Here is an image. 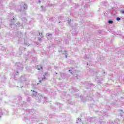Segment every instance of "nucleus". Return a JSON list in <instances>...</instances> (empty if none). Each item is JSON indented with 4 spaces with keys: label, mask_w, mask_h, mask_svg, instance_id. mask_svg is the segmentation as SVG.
<instances>
[{
    "label": "nucleus",
    "mask_w": 124,
    "mask_h": 124,
    "mask_svg": "<svg viewBox=\"0 0 124 124\" xmlns=\"http://www.w3.org/2000/svg\"><path fill=\"white\" fill-rule=\"evenodd\" d=\"M44 79H45V77H44Z\"/></svg>",
    "instance_id": "obj_7"
},
{
    "label": "nucleus",
    "mask_w": 124,
    "mask_h": 124,
    "mask_svg": "<svg viewBox=\"0 0 124 124\" xmlns=\"http://www.w3.org/2000/svg\"><path fill=\"white\" fill-rule=\"evenodd\" d=\"M39 83H41V80H39Z\"/></svg>",
    "instance_id": "obj_6"
},
{
    "label": "nucleus",
    "mask_w": 124,
    "mask_h": 124,
    "mask_svg": "<svg viewBox=\"0 0 124 124\" xmlns=\"http://www.w3.org/2000/svg\"><path fill=\"white\" fill-rule=\"evenodd\" d=\"M36 69L38 70H41V69H43V68L41 66V65H38L36 66Z\"/></svg>",
    "instance_id": "obj_1"
},
{
    "label": "nucleus",
    "mask_w": 124,
    "mask_h": 124,
    "mask_svg": "<svg viewBox=\"0 0 124 124\" xmlns=\"http://www.w3.org/2000/svg\"><path fill=\"white\" fill-rule=\"evenodd\" d=\"M121 13H122V14H124V10H122L121 11Z\"/></svg>",
    "instance_id": "obj_3"
},
{
    "label": "nucleus",
    "mask_w": 124,
    "mask_h": 124,
    "mask_svg": "<svg viewBox=\"0 0 124 124\" xmlns=\"http://www.w3.org/2000/svg\"><path fill=\"white\" fill-rule=\"evenodd\" d=\"M48 75V73L46 72V73H44V76H46V75Z\"/></svg>",
    "instance_id": "obj_4"
},
{
    "label": "nucleus",
    "mask_w": 124,
    "mask_h": 124,
    "mask_svg": "<svg viewBox=\"0 0 124 124\" xmlns=\"http://www.w3.org/2000/svg\"><path fill=\"white\" fill-rule=\"evenodd\" d=\"M108 23L109 24H113V21H112V20H109V21H108Z\"/></svg>",
    "instance_id": "obj_2"
},
{
    "label": "nucleus",
    "mask_w": 124,
    "mask_h": 124,
    "mask_svg": "<svg viewBox=\"0 0 124 124\" xmlns=\"http://www.w3.org/2000/svg\"><path fill=\"white\" fill-rule=\"evenodd\" d=\"M42 80L43 81V78L42 79Z\"/></svg>",
    "instance_id": "obj_8"
},
{
    "label": "nucleus",
    "mask_w": 124,
    "mask_h": 124,
    "mask_svg": "<svg viewBox=\"0 0 124 124\" xmlns=\"http://www.w3.org/2000/svg\"><path fill=\"white\" fill-rule=\"evenodd\" d=\"M39 84V83H37V85H38Z\"/></svg>",
    "instance_id": "obj_9"
},
{
    "label": "nucleus",
    "mask_w": 124,
    "mask_h": 124,
    "mask_svg": "<svg viewBox=\"0 0 124 124\" xmlns=\"http://www.w3.org/2000/svg\"><path fill=\"white\" fill-rule=\"evenodd\" d=\"M116 20H117V21H120V20H121V18L120 17H117L116 18Z\"/></svg>",
    "instance_id": "obj_5"
}]
</instances>
